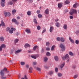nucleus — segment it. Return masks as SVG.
I'll list each match as a JSON object with an SVG mask.
<instances>
[{
	"label": "nucleus",
	"instance_id": "nucleus-6",
	"mask_svg": "<svg viewBox=\"0 0 79 79\" xmlns=\"http://www.w3.org/2000/svg\"><path fill=\"white\" fill-rule=\"evenodd\" d=\"M1 5L2 7L5 6V0H2L1 2Z\"/></svg>",
	"mask_w": 79,
	"mask_h": 79
},
{
	"label": "nucleus",
	"instance_id": "nucleus-14",
	"mask_svg": "<svg viewBox=\"0 0 79 79\" xmlns=\"http://www.w3.org/2000/svg\"><path fill=\"white\" fill-rule=\"evenodd\" d=\"M4 39H5L4 38V37H3L1 36V37H0V41H1V42H3L4 41Z\"/></svg>",
	"mask_w": 79,
	"mask_h": 79
},
{
	"label": "nucleus",
	"instance_id": "nucleus-54",
	"mask_svg": "<svg viewBox=\"0 0 79 79\" xmlns=\"http://www.w3.org/2000/svg\"><path fill=\"white\" fill-rule=\"evenodd\" d=\"M37 70H38V71H41V69H40L39 68H37Z\"/></svg>",
	"mask_w": 79,
	"mask_h": 79
},
{
	"label": "nucleus",
	"instance_id": "nucleus-17",
	"mask_svg": "<svg viewBox=\"0 0 79 79\" xmlns=\"http://www.w3.org/2000/svg\"><path fill=\"white\" fill-rule=\"evenodd\" d=\"M63 28L65 29V30L67 29H68V27H67V25L64 24V25Z\"/></svg>",
	"mask_w": 79,
	"mask_h": 79
},
{
	"label": "nucleus",
	"instance_id": "nucleus-63",
	"mask_svg": "<svg viewBox=\"0 0 79 79\" xmlns=\"http://www.w3.org/2000/svg\"><path fill=\"white\" fill-rule=\"evenodd\" d=\"M1 50H2V47H0V51H1Z\"/></svg>",
	"mask_w": 79,
	"mask_h": 79
},
{
	"label": "nucleus",
	"instance_id": "nucleus-36",
	"mask_svg": "<svg viewBox=\"0 0 79 79\" xmlns=\"http://www.w3.org/2000/svg\"><path fill=\"white\" fill-rule=\"evenodd\" d=\"M77 3H76V4H75L73 6V8H76L77 6Z\"/></svg>",
	"mask_w": 79,
	"mask_h": 79
},
{
	"label": "nucleus",
	"instance_id": "nucleus-58",
	"mask_svg": "<svg viewBox=\"0 0 79 79\" xmlns=\"http://www.w3.org/2000/svg\"><path fill=\"white\" fill-rule=\"evenodd\" d=\"M35 56L36 58H37V57H39V54H36L35 55Z\"/></svg>",
	"mask_w": 79,
	"mask_h": 79
},
{
	"label": "nucleus",
	"instance_id": "nucleus-33",
	"mask_svg": "<svg viewBox=\"0 0 79 79\" xmlns=\"http://www.w3.org/2000/svg\"><path fill=\"white\" fill-rule=\"evenodd\" d=\"M18 41H19V40L18 39H16L15 40L14 42L15 44H16V43H17Z\"/></svg>",
	"mask_w": 79,
	"mask_h": 79
},
{
	"label": "nucleus",
	"instance_id": "nucleus-32",
	"mask_svg": "<svg viewBox=\"0 0 79 79\" xmlns=\"http://www.w3.org/2000/svg\"><path fill=\"white\" fill-rule=\"evenodd\" d=\"M46 55L47 56H50L51 55V54H50V52H47L46 53Z\"/></svg>",
	"mask_w": 79,
	"mask_h": 79
},
{
	"label": "nucleus",
	"instance_id": "nucleus-59",
	"mask_svg": "<svg viewBox=\"0 0 79 79\" xmlns=\"http://www.w3.org/2000/svg\"><path fill=\"white\" fill-rule=\"evenodd\" d=\"M33 64L34 65H36V64H37V63L35 62H34L33 63Z\"/></svg>",
	"mask_w": 79,
	"mask_h": 79
},
{
	"label": "nucleus",
	"instance_id": "nucleus-52",
	"mask_svg": "<svg viewBox=\"0 0 79 79\" xmlns=\"http://www.w3.org/2000/svg\"><path fill=\"white\" fill-rule=\"evenodd\" d=\"M58 68H56L55 69V70L56 72H57L58 71Z\"/></svg>",
	"mask_w": 79,
	"mask_h": 79
},
{
	"label": "nucleus",
	"instance_id": "nucleus-35",
	"mask_svg": "<svg viewBox=\"0 0 79 79\" xmlns=\"http://www.w3.org/2000/svg\"><path fill=\"white\" fill-rule=\"evenodd\" d=\"M20 64L22 66H24L25 64V62H22L20 63Z\"/></svg>",
	"mask_w": 79,
	"mask_h": 79
},
{
	"label": "nucleus",
	"instance_id": "nucleus-57",
	"mask_svg": "<svg viewBox=\"0 0 79 79\" xmlns=\"http://www.w3.org/2000/svg\"><path fill=\"white\" fill-rule=\"evenodd\" d=\"M70 19H73V16H71V15H70Z\"/></svg>",
	"mask_w": 79,
	"mask_h": 79
},
{
	"label": "nucleus",
	"instance_id": "nucleus-12",
	"mask_svg": "<svg viewBox=\"0 0 79 79\" xmlns=\"http://www.w3.org/2000/svg\"><path fill=\"white\" fill-rule=\"evenodd\" d=\"M62 5H63V3H60L58 4V8H61V7H62Z\"/></svg>",
	"mask_w": 79,
	"mask_h": 79
},
{
	"label": "nucleus",
	"instance_id": "nucleus-30",
	"mask_svg": "<svg viewBox=\"0 0 79 79\" xmlns=\"http://www.w3.org/2000/svg\"><path fill=\"white\" fill-rule=\"evenodd\" d=\"M1 47H2V48H5L6 47V46L5 45V44H2Z\"/></svg>",
	"mask_w": 79,
	"mask_h": 79
},
{
	"label": "nucleus",
	"instance_id": "nucleus-29",
	"mask_svg": "<svg viewBox=\"0 0 79 79\" xmlns=\"http://www.w3.org/2000/svg\"><path fill=\"white\" fill-rule=\"evenodd\" d=\"M47 60H48V58L47 57H45L44 58V61L45 62H46V61H47Z\"/></svg>",
	"mask_w": 79,
	"mask_h": 79
},
{
	"label": "nucleus",
	"instance_id": "nucleus-60",
	"mask_svg": "<svg viewBox=\"0 0 79 79\" xmlns=\"http://www.w3.org/2000/svg\"><path fill=\"white\" fill-rule=\"evenodd\" d=\"M46 50H50V48H46Z\"/></svg>",
	"mask_w": 79,
	"mask_h": 79
},
{
	"label": "nucleus",
	"instance_id": "nucleus-11",
	"mask_svg": "<svg viewBox=\"0 0 79 79\" xmlns=\"http://www.w3.org/2000/svg\"><path fill=\"white\" fill-rule=\"evenodd\" d=\"M16 11H17V10H16L15 9H13L12 11V15H15V14H16Z\"/></svg>",
	"mask_w": 79,
	"mask_h": 79
},
{
	"label": "nucleus",
	"instance_id": "nucleus-43",
	"mask_svg": "<svg viewBox=\"0 0 79 79\" xmlns=\"http://www.w3.org/2000/svg\"><path fill=\"white\" fill-rule=\"evenodd\" d=\"M40 26H38L37 27V29L38 30H40Z\"/></svg>",
	"mask_w": 79,
	"mask_h": 79
},
{
	"label": "nucleus",
	"instance_id": "nucleus-42",
	"mask_svg": "<svg viewBox=\"0 0 79 79\" xmlns=\"http://www.w3.org/2000/svg\"><path fill=\"white\" fill-rule=\"evenodd\" d=\"M38 17L40 18H42V15L41 14H39L38 15Z\"/></svg>",
	"mask_w": 79,
	"mask_h": 79
},
{
	"label": "nucleus",
	"instance_id": "nucleus-44",
	"mask_svg": "<svg viewBox=\"0 0 79 79\" xmlns=\"http://www.w3.org/2000/svg\"><path fill=\"white\" fill-rule=\"evenodd\" d=\"M12 21L14 23H15L16 21V20L15 19H12Z\"/></svg>",
	"mask_w": 79,
	"mask_h": 79
},
{
	"label": "nucleus",
	"instance_id": "nucleus-15",
	"mask_svg": "<svg viewBox=\"0 0 79 79\" xmlns=\"http://www.w3.org/2000/svg\"><path fill=\"white\" fill-rule=\"evenodd\" d=\"M69 40L71 42H72V43L73 44H74V40H72V39H71V38L70 37H69Z\"/></svg>",
	"mask_w": 79,
	"mask_h": 79
},
{
	"label": "nucleus",
	"instance_id": "nucleus-49",
	"mask_svg": "<svg viewBox=\"0 0 79 79\" xmlns=\"http://www.w3.org/2000/svg\"><path fill=\"white\" fill-rule=\"evenodd\" d=\"M46 32V29L45 28L43 31L42 33L44 34V32Z\"/></svg>",
	"mask_w": 79,
	"mask_h": 79
},
{
	"label": "nucleus",
	"instance_id": "nucleus-41",
	"mask_svg": "<svg viewBox=\"0 0 79 79\" xmlns=\"http://www.w3.org/2000/svg\"><path fill=\"white\" fill-rule=\"evenodd\" d=\"M58 76L59 77H61V76H62V74L61 73H59L58 74Z\"/></svg>",
	"mask_w": 79,
	"mask_h": 79
},
{
	"label": "nucleus",
	"instance_id": "nucleus-7",
	"mask_svg": "<svg viewBox=\"0 0 79 79\" xmlns=\"http://www.w3.org/2000/svg\"><path fill=\"white\" fill-rule=\"evenodd\" d=\"M4 15L6 17H7V16H10L11 14L10 12H4Z\"/></svg>",
	"mask_w": 79,
	"mask_h": 79
},
{
	"label": "nucleus",
	"instance_id": "nucleus-55",
	"mask_svg": "<svg viewBox=\"0 0 79 79\" xmlns=\"http://www.w3.org/2000/svg\"><path fill=\"white\" fill-rule=\"evenodd\" d=\"M10 28L9 27H7L6 28V31H10Z\"/></svg>",
	"mask_w": 79,
	"mask_h": 79
},
{
	"label": "nucleus",
	"instance_id": "nucleus-28",
	"mask_svg": "<svg viewBox=\"0 0 79 79\" xmlns=\"http://www.w3.org/2000/svg\"><path fill=\"white\" fill-rule=\"evenodd\" d=\"M64 3L66 4H69L70 2L69 1L66 0V1H65Z\"/></svg>",
	"mask_w": 79,
	"mask_h": 79
},
{
	"label": "nucleus",
	"instance_id": "nucleus-31",
	"mask_svg": "<svg viewBox=\"0 0 79 79\" xmlns=\"http://www.w3.org/2000/svg\"><path fill=\"white\" fill-rule=\"evenodd\" d=\"M75 43H76V44H77V45H78V44H79V40H76Z\"/></svg>",
	"mask_w": 79,
	"mask_h": 79
},
{
	"label": "nucleus",
	"instance_id": "nucleus-21",
	"mask_svg": "<svg viewBox=\"0 0 79 79\" xmlns=\"http://www.w3.org/2000/svg\"><path fill=\"white\" fill-rule=\"evenodd\" d=\"M21 49L20 50H19L16 51L15 52V54H17L18 53H19V52H21Z\"/></svg>",
	"mask_w": 79,
	"mask_h": 79
},
{
	"label": "nucleus",
	"instance_id": "nucleus-22",
	"mask_svg": "<svg viewBox=\"0 0 79 79\" xmlns=\"http://www.w3.org/2000/svg\"><path fill=\"white\" fill-rule=\"evenodd\" d=\"M27 15L28 16H30L31 15V11H28L27 12Z\"/></svg>",
	"mask_w": 79,
	"mask_h": 79
},
{
	"label": "nucleus",
	"instance_id": "nucleus-4",
	"mask_svg": "<svg viewBox=\"0 0 79 79\" xmlns=\"http://www.w3.org/2000/svg\"><path fill=\"white\" fill-rule=\"evenodd\" d=\"M69 55L68 54H67L65 55V56H63L62 57V58L64 60V59H65V60H67V59H68L69 58Z\"/></svg>",
	"mask_w": 79,
	"mask_h": 79
},
{
	"label": "nucleus",
	"instance_id": "nucleus-20",
	"mask_svg": "<svg viewBox=\"0 0 79 79\" xmlns=\"http://www.w3.org/2000/svg\"><path fill=\"white\" fill-rule=\"evenodd\" d=\"M54 59L56 61H58L59 60L58 57L57 56H55Z\"/></svg>",
	"mask_w": 79,
	"mask_h": 79
},
{
	"label": "nucleus",
	"instance_id": "nucleus-13",
	"mask_svg": "<svg viewBox=\"0 0 79 79\" xmlns=\"http://www.w3.org/2000/svg\"><path fill=\"white\" fill-rule=\"evenodd\" d=\"M45 13L46 15H48L49 13V10L48 9H47L45 10Z\"/></svg>",
	"mask_w": 79,
	"mask_h": 79
},
{
	"label": "nucleus",
	"instance_id": "nucleus-47",
	"mask_svg": "<svg viewBox=\"0 0 79 79\" xmlns=\"http://www.w3.org/2000/svg\"><path fill=\"white\" fill-rule=\"evenodd\" d=\"M46 45L47 46H48L50 45V43L48 42H47L46 43Z\"/></svg>",
	"mask_w": 79,
	"mask_h": 79
},
{
	"label": "nucleus",
	"instance_id": "nucleus-48",
	"mask_svg": "<svg viewBox=\"0 0 79 79\" xmlns=\"http://www.w3.org/2000/svg\"><path fill=\"white\" fill-rule=\"evenodd\" d=\"M78 76L77 75H75L74 76V77L75 79H76V78H77V77H78Z\"/></svg>",
	"mask_w": 79,
	"mask_h": 79
},
{
	"label": "nucleus",
	"instance_id": "nucleus-62",
	"mask_svg": "<svg viewBox=\"0 0 79 79\" xmlns=\"http://www.w3.org/2000/svg\"><path fill=\"white\" fill-rule=\"evenodd\" d=\"M17 19H20V17L18 16L17 17Z\"/></svg>",
	"mask_w": 79,
	"mask_h": 79
},
{
	"label": "nucleus",
	"instance_id": "nucleus-24",
	"mask_svg": "<svg viewBox=\"0 0 79 79\" xmlns=\"http://www.w3.org/2000/svg\"><path fill=\"white\" fill-rule=\"evenodd\" d=\"M60 40L62 42H64V41L65 40H64V39L63 38L61 37L60 38Z\"/></svg>",
	"mask_w": 79,
	"mask_h": 79
},
{
	"label": "nucleus",
	"instance_id": "nucleus-1",
	"mask_svg": "<svg viewBox=\"0 0 79 79\" xmlns=\"http://www.w3.org/2000/svg\"><path fill=\"white\" fill-rule=\"evenodd\" d=\"M5 72L6 73H8V71H7V69L5 68H4L3 70H1L0 72V74L2 76L1 78L2 79H6V77H4L3 76L4 75V73Z\"/></svg>",
	"mask_w": 79,
	"mask_h": 79
},
{
	"label": "nucleus",
	"instance_id": "nucleus-38",
	"mask_svg": "<svg viewBox=\"0 0 79 79\" xmlns=\"http://www.w3.org/2000/svg\"><path fill=\"white\" fill-rule=\"evenodd\" d=\"M21 79H27V77L26 75H25L24 76V78H22Z\"/></svg>",
	"mask_w": 79,
	"mask_h": 79
},
{
	"label": "nucleus",
	"instance_id": "nucleus-64",
	"mask_svg": "<svg viewBox=\"0 0 79 79\" xmlns=\"http://www.w3.org/2000/svg\"><path fill=\"white\" fill-rule=\"evenodd\" d=\"M26 68H29V65H26Z\"/></svg>",
	"mask_w": 79,
	"mask_h": 79
},
{
	"label": "nucleus",
	"instance_id": "nucleus-18",
	"mask_svg": "<svg viewBox=\"0 0 79 79\" xmlns=\"http://www.w3.org/2000/svg\"><path fill=\"white\" fill-rule=\"evenodd\" d=\"M53 30V27H50V30H49L50 32H52Z\"/></svg>",
	"mask_w": 79,
	"mask_h": 79
},
{
	"label": "nucleus",
	"instance_id": "nucleus-34",
	"mask_svg": "<svg viewBox=\"0 0 79 79\" xmlns=\"http://www.w3.org/2000/svg\"><path fill=\"white\" fill-rule=\"evenodd\" d=\"M8 4L10 5H13V2L10 1L9 2Z\"/></svg>",
	"mask_w": 79,
	"mask_h": 79
},
{
	"label": "nucleus",
	"instance_id": "nucleus-46",
	"mask_svg": "<svg viewBox=\"0 0 79 79\" xmlns=\"http://www.w3.org/2000/svg\"><path fill=\"white\" fill-rule=\"evenodd\" d=\"M28 53H32L33 52V51H30V50H29L28 51Z\"/></svg>",
	"mask_w": 79,
	"mask_h": 79
},
{
	"label": "nucleus",
	"instance_id": "nucleus-39",
	"mask_svg": "<svg viewBox=\"0 0 79 79\" xmlns=\"http://www.w3.org/2000/svg\"><path fill=\"white\" fill-rule=\"evenodd\" d=\"M76 34L78 35L79 34V30H77L75 32Z\"/></svg>",
	"mask_w": 79,
	"mask_h": 79
},
{
	"label": "nucleus",
	"instance_id": "nucleus-25",
	"mask_svg": "<svg viewBox=\"0 0 79 79\" xmlns=\"http://www.w3.org/2000/svg\"><path fill=\"white\" fill-rule=\"evenodd\" d=\"M56 26H57V27H60V23H56Z\"/></svg>",
	"mask_w": 79,
	"mask_h": 79
},
{
	"label": "nucleus",
	"instance_id": "nucleus-61",
	"mask_svg": "<svg viewBox=\"0 0 79 79\" xmlns=\"http://www.w3.org/2000/svg\"><path fill=\"white\" fill-rule=\"evenodd\" d=\"M67 60V62H69V58L68 59H66Z\"/></svg>",
	"mask_w": 79,
	"mask_h": 79
},
{
	"label": "nucleus",
	"instance_id": "nucleus-56",
	"mask_svg": "<svg viewBox=\"0 0 79 79\" xmlns=\"http://www.w3.org/2000/svg\"><path fill=\"white\" fill-rule=\"evenodd\" d=\"M12 1L13 3H15V2L17 1V0H12Z\"/></svg>",
	"mask_w": 79,
	"mask_h": 79
},
{
	"label": "nucleus",
	"instance_id": "nucleus-53",
	"mask_svg": "<svg viewBox=\"0 0 79 79\" xmlns=\"http://www.w3.org/2000/svg\"><path fill=\"white\" fill-rule=\"evenodd\" d=\"M15 24H17L18 25V24H19V22H18V21H16L15 22Z\"/></svg>",
	"mask_w": 79,
	"mask_h": 79
},
{
	"label": "nucleus",
	"instance_id": "nucleus-37",
	"mask_svg": "<svg viewBox=\"0 0 79 79\" xmlns=\"http://www.w3.org/2000/svg\"><path fill=\"white\" fill-rule=\"evenodd\" d=\"M56 40L58 41H60L61 40V38L60 39V38L59 37H57L56 38Z\"/></svg>",
	"mask_w": 79,
	"mask_h": 79
},
{
	"label": "nucleus",
	"instance_id": "nucleus-51",
	"mask_svg": "<svg viewBox=\"0 0 79 79\" xmlns=\"http://www.w3.org/2000/svg\"><path fill=\"white\" fill-rule=\"evenodd\" d=\"M40 10H37V11L36 13H37V14H39V13H40Z\"/></svg>",
	"mask_w": 79,
	"mask_h": 79
},
{
	"label": "nucleus",
	"instance_id": "nucleus-40",
	"mask_svg": "<svg viewBox=\"0 0 79 79\" xmlns=\"http://www.w3.org/2000/svg\"><path fill=\"white\" fill-rule=\"evenodd\" d=\"M33 21L34 23H35L36 24H37V20H36V19H34L33 20Z\"/></svg>",
	"mask_w": 79,
	"mask_h": 79
},
{
	"label": "nucleus",
	"instance_id": "nucleus-19",
	"mask_svg": "<svg viewBox=\"0 0 79 79\" xmlns=\"http://www.w3.org/2000/svg\"><path fill=\"white\" fill-rule=\"evenodd\" d=\"M65 64L64 62H63L62 64H61L60 66L61 68H63L64 67V66Z\"/></svg>",
	"mask_w": 79,
	"mask_h": 79
},
{
	"label": "nucleus",
	"instance_id": "nucleus-5",
	"mask_svg": "<svg viewBox=\"0 0 79 79\" xmlns=\"http://www.w3.org/2000/svg\"><path fill=\"white\" fill-rule=\"evenodd\" d=\"M16 31V29L15 28H11V30H10L9 31V32L10 33V34H13V31Z\"/></svg>",
	"mask_w": 79,
	"mask_h": 79
},
{
	"label": "nucleus",
	"instance_id": "nucleus-27",
	"mask_svg": "<svg viewBox=\"0 0 79 79\" xmlns=\"http://www.w3.org/2000/svg\"><path fill=\"white\" fill-rule=\"evenodd\" d=\"M31 57H32V58H34V59H36V58H37L35 55H32L31 56Z\"/></svg>",
	"mask_w": 79,
	"mask_h": 79
},
{
	"label": "nucleus",
	"instance_id": "nucleus-23",
	"mask_svg": "<svg viewBox=\"0 0 79 79\" xmlns=\"http://www.w3.org/2000/svg\"><path fill=\"white\" fill-rule=\"evenodd\" d=\"M29 70L30 73H31L32 71V68L30 67L29 69Z\"/></svg>",
	"mask_w": 79,
	"mask_h": 79
},
{
	"label": "nucleus",
	"instance_id": "nucleus-8",
	"mask_svg": "<svg viewBox=\"0 0 79 79\" xmlns=\"http://www.w3.org/2000/svg\"><path fill=\"white\" fill-rule=\"evenodd\" d=\"M25 32H27L28 34H31V30L29 28H27L25 30Z\"/></svg>",
	"mask_w": 79,
	"mask_h": 79
},
{
	"label": "nucleus",
	"instance_id": "nucleus-3",
	"mask_svg": "<svg viewBox=\"0 0 79 79\" xmlns=\"http://www.w3.org/2000/svg\"><path fill=\"white\" fill-rule=\"evenodd\" d=\"M60 47L61 48L62 51L64 52L65 50V47H64V46L63 45V44H61Z\"/></svg>",
	"mask_w": 79,
	"mask_h": 79
},
{
	"label": "nucleus",
	"instance_id": "nucleus-16",
	"mask_svg": "<svg viewBox=\"0 0 79 79\" xmlns=\"http://www.w3.org/2000/svg\"><path fill=\"white\" fill-rule=\"evenodd\" d=\"M39 49V47H37V46H34L33 48V50H35V49Z\"/></svg>",
	"mask_w": 79,
	"mask_h": 79
},
{
	"label": "nucleus",
	"instance_id": "nucleus-50",
	"mask_svg": "<svg viewBox=\"0 0 79 79\" xmlns=\"http://www.w3.org/2000/svg\"><path fill=\"white\" fill-rule=\"evenodd\" d=\"M53 73V72H50L49 73V74H50V75H52V74Z\"/></svg>",
	"mask_w": 79,
	"mask_h": 79
},
{
	"label": "nucleus",
	"instance_id": "nucleus-26",
	"mask_svg": "<svg viewBox=\"0 0 79 79\" xmlns=\"http://www.w3.org/2000/svg\"><path fill=\"white\" fill-rule=\"evenodd\" d=\"M55 47V46L53 45L51 48V50L53 51V50H54V48Z\"/></svg>",
	"mask_w": 79,
	"mask_h": 79
},
{
	"label": "nucleus",
	"instance_id": "nucleus-45",
	"mask_svg": "<svg viewBox=\"0 0 79 79\" xmlns=\"http://www.w3.org/2000/svg\"><path fill=\"white\" fill-rule=\"evenodd\" d=\"M69 55H71V56H73V53L71 52H69Z\"/></svg>",
	"mask_w": 79,
	"mask_h": 79
},
{
	"label": "nucleus",
	"instance_id": "nucleus-9",
	"mask_svg": "<svg viewBox=\"0 0 79 79\" xmlns=\"http://www.w3.org/2000/svg\"><path fill=\"white\" fill-rule=\"evenodd\" d=\"M24 47L26 48H27V47H31V45L27 43L24 45Z\"/></svg>",
	"mask_w": 79,
	"mask_h": 79
},
{
	"label": "nucleus",
	"instance_id": "nucleus-2",
	"mask_svg": "<svg viewBox=\"0 0 79 79\" xmlns=\"http://www.w3.org/2000/svg\"><path fill=\"white\" fill-rule=\"evenodd\" d=\"M69 13L71 15H73L74 13L76 14L77 13V11L75 9H72L70 10Z\"/></svg>",
	"mask_w": 79,
	"mask_h": 79
},
{
	"label": "nucleus",
	"instance_id": "nucleus-10",
	"mask_svg": "<svg viewBox=\"0 0 79 79\" xmlns=\"http://www.w3.org/2000/svg\"><path fill=\"white\" fill-rule=\"evenodd\" d=\"M2 26H5V24H4V22L3 21H2L1 22V24H0V27H1Z\"/></svg>",
	"mask_w": 79,
	"mask_h": 79
}]
</instances>
